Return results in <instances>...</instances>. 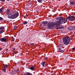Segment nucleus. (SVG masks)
<instances>
[{
	"label": "nucleus",
	"mask_w": 75,
	"mask_h": 75,
	"mask_svg": "<svg viewBox=\"0 0 75 75\" xmlns=\"http://www.w3.org/2000/svg\"><path fill=\"white\" fill-rule=\"evenodd\" d=\"M23 75H26V74H24Z\"/></svg>",
	"instance_id": "nucleus-38"
},
{
	"label": "nucleus",
	"mask_w": 75,
	"mask_h": 75,
	"mask_svg": "<svg viewBox=\"0 0 75 75\" xmlns=\"http://www.w3.org/2000/svg\"><path fill=\"white\" fill-rule=\"evenodd\" d=\"M3 20V19L1 17H0V21H1Z\"/></svg>",
	"instance_id": "nucleus-28"
},
{
	"label": "nucleus",
	"mask_w": 75,
	"mask_h": 75,
	"mask_svg": "<svg viewBox=\"0 0 75 75\" xmlns=\"http://www.w3.org/2000/svg\"><path fill=\"white\" fill-rule=\"evenodd\" d=\"M48 64H47V63H45V67H47V66H48Z\"/></svg>",
	"instance_id": "nucleus-27"
},
{
	"label": "nucleus",
	"mask_w": 75,
	"mask_h": 75,
	"mask_svg": "<svg viewBox=\"0 0 75 75\" xmlns=\"http://www.w3.org/2000/svg\"><path fill=\"white\" fill-rule=\"evenodd\" d=\"M67 29L69 30H75V26H71L69 27Z\"/></svg>",
	"instance_id": "nucleus-8"
},
{
	"label": "nucleus",
	"mask_w": 75,
	"mask_h": 75,
	"mask_svg": "<svg viewBox=\"0 0 75 75\" xmlns=\"http://www.w3.org/2000/svg\"><path fill=\"white\" fill-rule=\"evenodd\" d=\"M64 27H59L58 28H56V30H60L61 29H63L64 28Z\"/></svg>",
	"instance_id": "nucleus-13"
},
{
	"label": "nucleus",
	"mask_w": 75,
	"mask_h": 75,
	"mask_svg": "<svg viewBox=\"0 0 75 75\" xmlns=\"http://www.w3.org/2000/svg\"><path fill=\"white\" fill-rule=\"evenodd\" d=\"M73 51H74V50H75V48H72Z\"/></svg>",
	"instance_id": "nucleus-31"
},
{
	"label": "nucleus",
	"mask_w": 75,
	"mask_h": 75,
	"mask_svg": "<svg viewBox=\"0 0 75 75\" xmlns=\"http://www.w3.org/2000/svg\"><path fill=\"white\" fill-rule=\"evenodd\" d=\"M37 1L39 3H42V0H37Z\"/></svg>",
	"instance_id": "nucleus-16"
},
{
	"label": "nucleus",
	"mask_w": 75,
	"mask_h": 75,
	"mask_svg": "<svg viewBox=\"0 0 75 75\" xmlns=\"http://www.w3.org/2000/svg\"><path fill=\"white\" fill-rule=\"evenodd\" d=\"M4 67H5V68H8V65L7 64H4Z\"/></svg>",
	"instance_id": "nucleus-26"
},
{
	"label": "nucleus",
	"mask_w": 75,
	"mask_h": 75,
	"mask_svg": "<svg viewBox=\"0 0 75 75\" xmlns=\"http://www.w3.org/2000/svg\"><path fill=\"white\" fill-rule=\"evenodd\" d=\"M12 40H13V41H14L15 39L14 38H13V37H12Z\"/></svg>",
	"instance_id": "nucleus-30"
},
{
	"label": "nucleus",
	"mask_w": 75,
	"mask_h": 75,
	"mask_svg": "<svg viewBox=\"0 0 75 75\" xmlns=\"http://www.w3.org/2000/svg\"><path fill=\"white\" fill-rule=\"evenodd\" d=\"M63 43L66 45H68L69 44L70 41H71V39L69 37L67 36L64 38L63 39Z\"/></svg>",
	"instance_id": "nucleus-1"
},
{
	"label": "nucleus",
	"mask_w": 75,
	"mask_h": 75,
	"mask_svg": "<svg viewBox=\"0 0 75 75\" xmlns=\"http://www.w3.org/2000/svg\"><path fill=\"white\" fill-rule=\"evenodd\" d=\"M60 21H61L62 24L63 23H65L67 22V18H63L60 19Z\"/></svg>",
	"instance_id": "nucleus-6"
},
{
	"label": "nucleus",
	"mask_w": 75,
	"mask_h": 75,
	"mask_svg": "<svg viewBox=\"0 0 75 75\" xmlns=\"http://www.w3.org/2000/svg\"><path fill=\"white\" fill-rule=\"evenodd\" d=\"M61 46L62 47H63L65 46V45H64V44H62V45H61Z\"/></svg>",
	"instance_id": "nucleus-29"
},
{
	"label": "nucleus",
	"mask_w": 75,
	"mask_h": 75,
	"mask_svg": "<svg viewBox=\"0 0 75 75\" xmlns=\"http://www.w3.org/2000/svg\"><path fill=\"white\" fill-rule=\"evenodd\" d=\"M1 1H2V0H0Z\"/></svg>",
	"instance_id": "nucleus-42"
},
{
	"label": "nucleus",
	"mask_w": 75,
	"mask_h": 75,
	"mask_svg": "<svg viewBox=\"0 0 75 75\" xmlns=\"http://www.w3.org/2000/svg\"><path fill=\"white\" fill-rule=\"evenodd\" d=\"M0 30H1V29L0 28Z\"/></svg>",
	"instance_id": "nucleus-43"
},
{
	"label": "nucleus",
	"mask_w": 75,
	"mask_h": 75,
	"mask_svg": "<svg viewBox=\"0 0 75 75\" xmlns=\"http://www.w3.org/2000/svg\"><path fill=\"white\" fill-rule=\"evenodd\" d=\"M74 4L75 5V2L74 3Z\"/></svg>",
	"instance_id": "nucleus-40"
},
{
	"label": "nucleus",
	"mask_w": 75,
	"mask_h": 75,
	"mask_svg": "<svg viewBox=\"0 0 75 75\" xmlns=\"http://www.w3.org/2000/svg\"><path fill=\"white\" fill-rule=\"evenodd\" d=\"M8 18H12L13 19V17L12 16V15L11 16H8Z\"/></svg>",
	"instance_id": "nucleus-17"
},
{
	"label": "nucleus",
	"mask_w": 75,
	"mask_h": 75,
	"mask_svg": "<svg viewBox=\"0 0 75 75\" xmlns=\"http://www.w3.org/2000/svg\"><path fill=\"white\" fill-rule=\"evenodd\" d=\"M59 50L60 52H62V53H63V52H64V51L62 50L61 49V48H59L58 49Z\"/></svg>",
	"instance_id": "nucleus-11"
},
{
	"label": "nucleus",
	"mask_w": 75,
	"mask_h": 75,
	"mask_svg": "<svg viewBox=\"0 0 75 75\" xmlns=\"http://www.w3.org/2000/svg\"><path fill=\"white\" fill-rule=\"evenodd\" d=\"M29 69H31V70H32V71H34V70L35 69V67L33 66L32 67L29 68Z\"/></svg>",
	"instance_id": "nucleus-10"
},
{
	"label": "nucleus",
	"mask_w": 75,
	"mask_h": 75,
	"mask_svg": "<svg viewBox=\"0 0 75 75\" xmlns=\"http://www.w3.org/2000/svg\"><path fill=\"white\" fill-rule=\"evenodd\" d=\"M1 28V30H5V28H4V26H1L0 27Z\"/></svg>",
	"instance_id": "nucleus-15"
},
{
	"label": "nucleus",
	"mask_w": 75,
	"mask_h": 75,
	"mask_svg": "<svg viewBox=\"0 0 75 75\" xmlns=\"http://www.w3.org/2000/svg\"><path fill=\"white\" fill-rule=\"evenodd\" d=\"M2 1H3V2H4L5 1V0H2Z\"/></svg>",
	"instance_id": "nucleus-33"
},
{
	"label": "nucleus",
	"mask_w": 75,
	"mask_h": 75,
	"mask_svg": "<svg viewBox=\"0 0 75 75\" xmlns=\"http://www.w3.org/2000/svg\"><path fill=\"white\" fill-rule=\"evenodd\" d=\"M44 0V1H48V0Z\"/></svg>",
	"instance_id": "nucleus-36"
},
{
	"label": "nucleus",
	"mask_w": 75,
	"mask_h": 75,
	"mask_svg": "<svg viewBox=\"0 0 75 75\" xmlns=\"http://www.w3.org/2000/svg\"><path fill=\"white\" fill-rule=\"evenodd\" d=\"M13 50H15V48H14Z\"/></svg>",
	"instance_id": "nucleus-39"
},
{
	"label": "nucleus",
	"mask_w": 75,
	"mask_h": 75,
	"mask_svg": "<svg viewBox=\"0 0 75 75\" xmlns=\"http://www.w3.org/2000/svg\"><path fill=\"white\" fill-rule=\"evenodd\" d=\"M67 19L69 20V21H73L75 20V16H69L68 18Z\"/></svg>",
	"instance_id": "nucleus-2"
},
{
	"label": "nucleus",
	"mask_w": 75,
	"mask_h": 75,
	"mask_svg": "<svg viewBox=\"0 0 75 75\" xmlns=\"http://www.w3.org/2000/svg\"><path fill=\"white\" fill-rule=\"evenodd\" d=\"M7 38L6 37L2 38L0 39V41L1 42H6Z\"/></svg>",
	"instance_id": "nucleus-7"
},
{
	"label": "nucleus",
	"mask_w": 75,
	"mask_h": 75,
	"mask_svg": "<svg viewBox=\"0 0 75 75\" xmlns=\"http://www.w3.org/2000/svg\"><path fill=\"white\" fill-rule=\"evenodd\" d=\"M45 59H48V58L47 57H45Z\"/></svg>",
	"instance_id": "nucleus-32"
},
{
	"label": "nucleus",
	"mask_w": 75,
	"mask_h": 75,
	"mask_svg": "<svg viewBox=\"0 0 75 75\" xmlns=\"http://www.w3.org/2000/svg\"><path fill=\"white\" fill-rule=\"evenodd\" d=\"M54 25H57V27H59L60 26V24H62L61 19H60V20L58 21L56 23H54Z\"/></svg>",
	"instance_id": "nucleus-5"
},
{
	"label": "nucleus",
	"mask_w": 75,
	"mask_h": 75,
	"mask_svg": "<svg viewBox=\"0 0 75 75\" xmlns=\"http://www.w3.org/2000/svg\"><path fill=\"white\" fill-rule=\"evenodd\" d=\"M19 16V13L18 12H16V13H14L13 15H12V17H13V19L14 18H16L17 17Z\"/></svg>",
	"instance_id": "nucleus-4"
},
{
	"label": "nucleus",
	"mask_w": 75,
	"mask_h": 75,
	"mask_svg": "<svg viewBox=\"0 0 75 75\" xmlns=\"http://www.w3.org/2000/svg\"><path fill=\"white\" fill-rule=\"evenodd\" d=\"M51 75H53V74H51Z\"/></svg>",
	"instance_id": "nucleus-41"
},
{
	"label": "nucleus",
	"mask_w": 75,
	"mask_h": 75,
	"mask_svg": "<svg viewBox=\"0 0 75 75\" xmlns=\"http://www.w3.org/2000/svg\"><path fill=\"white\" fill-rule=\"evenodd\" d=\"M41 24H42L45 26L47 25L48 24V22L47 21H43L41 22Z\"/></svg>",
	"instance_id": "nucleus-9"
},
{
	"label": "nucleus",
	"mask_w": 75,
	"mask_h": 75,
	"mask_svg": "<svg viewBox=\"0 0 75 75\" xmlns=\"http://www.w3.org/2000/svg\"><path fill=\"white\" fill-rule=\"evenodd\" d=\"M56 20H60V19H61V17H56Z\"/></svg>",
	"instance_id": "nucleus-19"
},
{
	"label": "nucleus",
	"mask_w": 75,
	"mask_h": 75,
	"mask_svg": "<svg viewBox=\"0 0 75 75\" xmlns=\"http://www.w3.org/2000/svg\"><path fill=\"white\" fill-rule=\"evenodd\" d=\"M28 16V15H26L25 16V17H27Z\"/></svg>",
	"instance_id": "nucleus-35"
},
{
	"label": "nucleus",
	"mask_w": 75,
	"mask_h": 75,
	"mask_svg": "<svg viewBox=\"0 0 75 75\" xmlns=\"http://www.w3.org/2000/svg\"><path fill=\"white\" fill-rule=\"evenodd\" d=\"M9 13H10V10L8 9L6 12V14L7 15H8Z\"/></svg>",
	"instance_id": "nucleus-14"
},
{
	"label": "nucleus",
	"mask_w": 75,
	"mask_h": 75,
	"mask_svg": "<svg viewBox=\"0 0 75 75\" xmlns=\"http://www.w3.org/2000/svg\"><path fill=\"white\" fill-rule=\"evenodd\" d=\"M70 4L71 5H73V4H74V2H70Z\"/></svg>",
	"instance_id": "nucleus-24"
},
{
	"label": "nucleus",
	"mask_w": 75,
	"mask_h": 75,
	"mask_svg": "<svg viewBox=\"0 0 75 75\" xmlns=\"http://www.w3.org/2000/svg\"><path fill=\"white\" fill-rule=\"evenodd\" d=\"M26 74L27 75H33L32 74L30 73L29 72L26 73Z\"/></svg>",
	"instance_id": "nucleus-22"
},
{
	"label": "nucleus",
	"mask_w": 75,
	"mask_h": 75,
	"mask_svg": "<svg viewBox=\"0 0 75 75\" xmlns=\"http://www.w3.org/2000/svg\"><path fill=\"white\" fill-rule=\"evenodd\" d=\"M2 49L1 48H0V51H1V50H2Z\"/></svg>",
	"instance_id": "nucleus-34"
},
{
	"label": "nucleus",
	"mask_w": 75,
	"mask_h": 75,
	"mask_svg": "<svg viewBox=\"0 0 75 75\" xmlns=\"http://www.w3.org/2000/svg\"><path fill=\"white\" fill-rule=\"evenodd\" d=\"M3 9H4V7H2L1 8H0V13H3Z\"/></svg>",
	"instance_id": "nucleus-12"
},
{
	"label": "nucleus",
	"mask_w": 75,
	"mask_h": 75,
	"mask_svg": "<svg viewBox=\"0 0 75 75\" xmlns=\"http://www.w3.org/2000/svg\"><path fill=\"white\" fill-rule=\"evenodd\" d=\"M10 0H6V1H9Z\"/></svg>",
	"instance_id": "nucleus-37"
},
{
	"label": "nucleus",
	"mask_w": 75,
	"mask_h": 75,
	"mask_svg": "<svg viewBox=\"0 0 75 75\" xmlns=\"http://www.w3.org/2000/svg\"><path fill=\"white\" fill-rule=\"evenodd\" d=\"M2 71H4V72H6V67H4V68L3 69Z\"/></svg>",
	"instance_id": "nucleus-21"
},
{
	"label": "nucleus",
	"mask_w": 75,
	"mask_h": 75,
	"mask_svg": "<svg viewBox=\"0 0 75 75\" xmlns=\"http://www.w3.org/2000/svg\"><path fill=\"white\" fill-rule=\"evenodd\" d=\"M16 52V53H17V52Z\"/></svg>",
	"instance_id": "nucleus-44"
},
{
	"label": "nucleus",
	"mask_w": 75,
	"mask_h": 75,
	"mask_svg": "<svg viewBox=\"0 0 75 75\" xmlns=\"http://www.w3.org/2000/svg\"><path fill=\"white\" fill-rule=\"evenodd\" d=\"M53 26H55V24L52 22H49L47 24L49 28H52Z\"/></svg>",
	"instance_id": "nucleus-3"
},
{
	"label": "nucleus",
	"mask_w": 75,
	"mask_h": 75,
	"mask_svg": "<svg viewBox=\"0 0 75 75\" xmlns=\"http://www.w3.org/2000/svg\"><path fill=\"white\" fill-rule=\"evenodd\" d=\"M4 32V30H1L0 31V34H2Z\"/></svg>",
	"instance_id": "nucleus-23"
},
{
	"label": "nucleus",
	"mask_w": 75,
	"mask_h": 75,
	"mask_svg": "<svg viewBox=\"0 0 75 75\" xmlns=\"http://www.w3.org/2000/svg\"><path fill=\"white\" fill-rule=\"evenodd\" d=\"M45 63L44 62H42V67H45Z\"/></svg>",
	"instance_id": "nucleus-18"
},
{
	"label": "nucleus",
	"mask_w": 75,
	"mask_h": 75,
	"mask_svg": "<svg viewBox=\"0 0 75 75\" xmlns=\"http://www.w3.org/2000/svg\"><path fill=\"white\" fill-rule=\"evenodd\" d=\"M13 28L14 30H16V29L17 28V26H14L13 27Z\"/></svg>",
	"instance_id": "nucleus-25"
},
{
	"label": "nucleus",
	"mask_w": 75,
	"mask_h": 75,
	"mask_svg": "<svg viewBox=\"0 0 75 75\" xmlns=\"http://www.w3.org/2000/svg\"><path fill=\"white\" fill-rule=\"evenodd\" d=\"M27 23H28V22H27V21H25L23 23V25H25L26 24H27Z\"/></svg>",
	"instance_id": "nucleus-20"
}]
</instances>
